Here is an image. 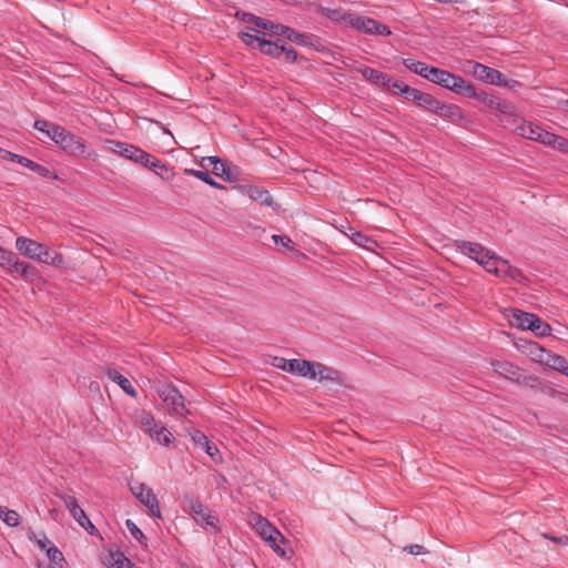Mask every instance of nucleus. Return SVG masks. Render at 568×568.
I'll return each mask as SVG.
<instances>
[{
  "label": "nucleus",
  "instance_id": "1",
  "mask_svg": "<svg viewBox=\"0 0 568 568\" xmlns=\"http://www.w3.org/2000/svg\"><path fill=\"white\" fill-rule=\"evenodd\" d=\"M404 65L409 71L420 75L422 78L455 93L464 95L475 94V87L471 83H468L462 77L456 75L447 70L430 67L422 61L414 59H405Z\"/></svg>",
  "mask_w": 568,
  "mask_h": 568
},
{
  "label": "nucleus",
  "instance_id": "2",
  "mask_svg": "<svg viewBox=\"0 0 568 568\" xmlns=\"http://www.w3.org/2000/svg\"><path fill=\"white\" fill-rule=\"evenodd\" d=\"M16 247L24 256L45 264L62 266L64 263L62 255L43 244L24 236H19L16 240Z\"/></svg>",
  "mask_w": 568,
  "mask_h": 568
},
{
  "label": "nucleus",
  "instance_id": "3",
  "mask_svg": "<svg viewBox=\"0 0 568 568\" xmlns=\"http://www.w3.org/2000/svg\"><path fill=\"white\" fill-rule=\"evenodd\" d=\"M480 265L487 272L499 277H509L513 281H519L523 277L521 272L518 268L513 267L508 261L501 258L495 252H491L490 256H488Z\"/></svg>",
  "mask_w": 568,
  "mask_h": 568
},
{
  "label": "nucleus",
  "instance_id": "4",
  "mask_svg": "<svg viewBox=\"0 0 568 568\" xmlns=\"http://www.w3.org/2000/svg\"><path fill=\"white\" fill-rule=\"evenodd\" d=\"M306 378L324 385H341L343 383L342 374L338 371L320 362H310Z\"/></svg>",
  "mask_w": 568,
  "mask_h": 568
},
{
  "label": "nucleus",
  "instance_id": "5",
  "mask_svg": "<svg viewBox=\"0 0 568 568\" xmlns=\"http://www.w3.org/2000/svg\"><path fill=\"white\" fill-rule=\"evenodd\" d=\"M130 490L149 509L151 516H161L158 498L149 486L140 481H133L130 484Z\"/></svg>",
  "mask_w": 568,
  "mask_h": 568
},
{
  "label": "nucleus",
  "instance_id": "6",
  "mask_svg": "<svg viewBox=\"0 0 568 568\" xmlns=\"http://www.w3.org/2000/svg\"><path fill=\"white\" fill-rule=\"evenodd\" d=\"M160 398L166 407L176 415H183L185 412L184 400L181 393L171 384L162 385L158 389Z\"/></svg>",
  "mask_w": 568,
  "mask_h": 568
},
{
  "label": "nucleus",
  "instance_id": "7",
  "mask_svg": "<svg viewBox=\"0 0 568 568\" xmlns=\"http://www.w3.org/2000/svg\"><path fill=\"white\" fill-rule=\"evenodd\" d=\"M471 74L479 81L495 84V85H509V81L507 78L499 72L498 70H495L493 68L486 67L480 63H473L471 64Z\"/></svg>",
  "mask_w": 568,
  "mask_h": 568
},
{
  "label": "nucleus",
  "instance_id": "8",
  "mask_svg": "<svg viewBox=\"0 0 568 568\" xmlns=\"http://www.w3.org/2000/svg\"><path fill=\"white\" fill-rule=\"evenodd\" d=\"M348 26L369 34L389 36L392 33L387 26L374 19L354 14L348 18Z\"/></svg>",
  "mask_w": 568,
  "mask_h": 568
},
{
  "label": "nucleus",
  "instance_id": "9",
  "mask_svg": "<svg viewBox=\"0 0 568 568\" xmlns=\"http://www.w3.org/2000/svg\"><path fill=\"white\" fill-rule=\"evenodd\" d=\"M121 156L124 159H128L130 161H133L135 163L142 164L144 166L164 168V164L161 163V161L152 158L149 153L144 152L143 150H141L134 145L126 144V143L124 145L123 153L121 154Z\"/></svg>",
  "mask_w": 568,
  "mask_h": 568
},
{
  "label": "nucleus",
  "instance_id": "10",
  "mask_svg": "<svg viewBox=\"0 0 568 568\" xmlns=\"http://www.w3.org/2000/svg\"><path fill=\"white\" fill-rule=\"evenodd\" d=\"M456 247L460 253H463L464 255H467L471 260L476 261L479 265L488 256H490V253L493 252L479 243H473V242H468V241H457Z\"/></svg>",
  "mask_w": 568,
  "mask_h": 568
},
{
  "label": "nucleus",
  "instance_id": "11",
  "mask_svg": "<svg viewBox=\"0 0 568 568\" xmlns=\"http://www.w3.org/2000/svg\"><path fill=\"white\" fill-rule=\"evenodd\" d=\"M432 112L454 123H459L466 120V115L460 106L440 102L439 100L436 101Z\"/></svg>",
  "mask_w": 568,
  "mask_h": 568
},
{
  "label": "nucleus",
  "instance_id": "12",
  "mask_svg": "<svg viewBox=\"0 0 568 568\" xmlns=\"http://www.w3.org/2000/svg\"><path fill=\"white\" fill-rule=\"evenodd\" d=\"M55 143L72 155H84L85 153L84 142L69 131L63 130Z\"/></svg>",
  "mask_w": 568,
  "mask_h": 568
},
{
  "label": "nucleus",
  "instance_id": "13",
  "mask_svg": "<svg viewBox=\"0 0 568 568\" xmlns=\"http://www.w3.org/2000/svg\"><path fill=\"white\" fill-rule=\"evenodd\" d=\"M239 190L242 194L248 196L251 200L272 209H276V203L268 193V191L254 185H241Z\"/></svg>",
  "mask_w": 568,
  "mask_h": 568
},
{
  "label": "nucleus",
  "instance_id": "14",
  "mask_svg": "<svg viewBox=\"0 0 568 568\" xmlns=\"http://www.w3.org/2000/svg\"><path fill=\"white\" fill-rule=\"evenodd\" d=\"M490 365L496 374L509 381L519 382L523 377L521 368L510 362L493 361Z\"/></svg>",
  "mask_w": 568,
  "mask_h": 568
},
{
  "label": "nucleus",
  "instance_id": "15",
  "mask_svg": "<svg viewBox=\"0 0 568 568\" xmlns=\"http://www.w3.org/2000/svg\"><path fill=\"white\" fill-rule=\"evenodd\" d=\"M516 132L518 135L524 136L526 139L537 141L546 145L547 139L544 135H550V132L545 131L539 125H536L531 122H525L521 125L516 128Z\"/></svg>",
  "mask_w": 568,
  "mask_h": 568
},
{
  "label": "nucleus",
  "instance_id": "16",
  "mask_svg": "<svg viewBox=\"0 0 568 568\" xmlns=\"http://www.w3.org/2000/svg\"><path fill=\"white\" fill-rule=\"evenodd\" d=\"M534 315L521 310L510 308L507 311L506 317L511 326L521 331H528Z\"/></svg>",
  "mask_w": 568,
  "mask_h": 568
},
{
  "label": "nucleus",
  "instance_id": "17",
  "mask_svg": "<svg viewBox=\"0 0 568 568\" xmlns=\"http://www.w3.org/2000/svg\"><path fill=\"white\" fill-rule=\"evenodd\" d=\"M250 524L256 530V532L263 538H272V534L276 535V528L273 527L267 519L258 514H253L250 517Z\"/></svg>",
  "mask_w": 568,
  "mask_h": 568
},
{
  "label": "nucleus",
  "instance_id": "18",
  "mask_svg": "<svg viewBox=\"0 0 568 568\" xmlns=\"http://www.w3.org/2000/svg\"><path fill=\"white\" fill-rule=\"evenodd\" d=\"M407 100L414 101L419 106L426 108L432 112L437 99H435L432 94L422 92L415 88H410L406 95Z\"/></svg>",
  "mask_w": 568,
  "mask_h": 568
},
{
  "label": "nucleus",
  "instance_id": "19",
  "mask_svg": "<svg viewBox=\"0 0 568 568\" xmlns=\"http://www.w3.org/2000/svg\"><path fill=\"white\" fill-rule=\"evenodd\" d=\"M201 165L206 168L207 165L212 166V173L219 178H222L225 181H231V175L229 170L225 168V164L216 156H205L201 161Z\"/></svg>",
  "mask_w": 568,
  "mask_h": 568
},
{
  "label": "nucleus",
  "instance_id": "20",
  "mask_svg": "<svg viewBox=\"0 0 568 568\" xmlns=\"http://www.w3.org/2000/svg\"><path fill=\"white\" fill-rule=\"evenodd\" d=\"M108 377L111 381L115 382L125 394L130 395L133 398L138 396V393L135 388L132 386L131 382L126 377L121 375L118 371L109 369Z\"/></svg>",
  "mask_w": 568,
  "mask_h": 568
},
{
  "label": "nucleus",
  "instance_id": "21",
  "mask_svg": "<svg viewBox=\"0 0 568 568\" xmlns=\"http://www.w3.org/2000/svg\"><path fill=\"white\" fill-rule=\"evenodd\" d=\"M310 362L311 361L302 358L288 359L287 368L285 372L306 378L308 374Z\"/></svg>",
  "mask_w": 568,
  "mask_h": 568
},
{
  "label": "nucleus",
  "instance_id": "22",
  "mask_svg": "<svg viewBox=\"0 0 568 568\" xmlns=\"http://www.w3.org/2000/svg\"><path fill=\"white\" fill-rule=\"evenodd\" d=\"M136 418L140 427L148 435H153V430L160 424L159 422L155 420L152 414L143 409L138 413Z\"/></svg>",
  "mask_w": 568,
  "mask_h": 568
},
{
  "label": "nucleus",
  "instance_id": "23",
  "mask_svg": "<svg viewBox=\"0 0 568 568\" xmlns=\"http://www.w3.org/2000/svg\"><path fill=\"white\" fill-rule=\"evenodd\" d=\"M260 51L275 59H281L283 54V44L280 42H272L267 39H261Z\"/></svg>",
  "mask_w": 568,
  "mask_h": 568
},
{
  "label": "nucleus",
  "instance_id": "24",
  "mask_svg": "<svg viewBox=\"0 0 568 568\" xmlns=\"http://www.w3.org/2000/svg\"><path fill=\"white\" fill-rule=\"evenodd\" d=\"M194 520L209 532L216 534L219 531V519L207 510L202 516L195 517Z\"/></svg>",
  "mask_w": 568,
  "mask_h": 568
},
{
  "label": "nucleus",
  "instance_id": "25",
  "mask_svg": "<svg viewBox=\"0 0 568 568\" xmlns=\"http://www.w3.org/2000/svg\"><path fill=\"white\" fill-rule=\"evenodd\" d=\"M108 568H130V560L120 551H111L104 559Z\"/></svg>",
  "mask_w": 568,
  "mask_h": 568
},
{
  "label": "nucleus",
  "instance_id": "26",
  "mask_svg": "<svg viewBox=\"0 0 568 568\" xmlns=\"http://www.w3.org/2000/svg\"><path fill=\"white\" fill-rule=\"evenodd\" d=\"M527 351L530 356V358L540 364H546V361L549 357L550 351L545 349L544 347L539 346L537 343L530 342L527 344Z\"/></svg>",
  "mask_w": 568,
  "mask_h": 568
},
{
  "label": "nucleus",
  "instance_id": "27",
  "mask_svg": "<svg viewBox=\"0 0 568 568\" xmlns=\"http://www.w3.org/2000/svg\"><path fill=\"white\" fill-rule=\"evenodd\" d=\"M528 331H531L537 337H546L551 334L550 325L541 321L537 315H534L530 321V327Z\"/></svg>",
  "mask_w": 568,
  "mask_h": 568
},
{
  "label": "nucleus",
  "instance_id": "28",
  "mask_svg": "<svg viewBox=\"0 0 568 568\" xmlns=\"http://www.w3.org/2000/svg\"><path fill=\"white\" fill-rule=\"evenodd\" d=\"M359 71H361L362 75L364 77V79H366L367 81H369L378 87L383 88V82L387 81V74H385L378 70L365 67V68L361 69Z\"/></svg>",
  "mask_w": 568,
  "mask_h": 568
},
{
  "label": "nucleus",
  "instance_id": "29",
  "mask_svg": "<svg viewBox=\"0 0 568 568\" xmlns=\"http://www.w3.org/2000/svg\"><path fill=\"white\" fill-rule=\"evenodd\" d=\"M545 365L568 376V361L558 354L550 352Z\"/></svg>",
  "mask_w": 568,
  "mask_h": 568
},
{
  "label": "nucleus",
  "instance_id": "30",
  "mask_svg": "<svg viewBox=\"0 0 568 568\" xmlns=\"http://www.w3.org/2000/svg\"><path fill=\"white\" fill-rule=\"evenodd\" d=\"M149 436L156 443L164 445V446H169L173 439L172 433L166 427H164L161 423L153 430V435H149Z\"/></svg>",
  "mask_w": 568,
  "mask_h": 568
},
{
  "label": "nucleus",
  "instance_id": "31",
  "mask_svg": "<svg viewBox=\"0 0 568 568\" xmlns=\"http://www.w3.org/2000/svg\"><path fill=\"white\" fill-rule=\"evenodd\" d=\"M383 89H386L393 93H400L406 98L410 87L387 75V81L383 82Z\"/></svg>",
  "mask_w": 568,
  "mask_h": 568
},
{
  "label": "nucleus",
  "instance_id": "32",
  "mask_svg": "<svg viewBox=\"0 0 568 568\" xmlns=\"http://www.w3.org/2000/svg\"><path fill=\"white\" fill-rule=\"evenodd\" d=\"M0 519L9 527H17L21 521V517L16 510L3 506H0Z\"/></svg>",
  "mask_w": 568,
  "mask_h": 568
},
{
  "label": "nucleus",
  "instance_id": "33",
  "mask_svg": "<svg viewBox=\"0 0 568 568\" xmlns=\"http://www.w3.org/2000/svg\"><path fill=\"white\" fill-rule=\"evenodd\" d=\"M281 31H282V36L286 37L288 40L293 41V42H296L298 44H302V45H307L310 44V41H308V36L304 34V33H301L290 27H284V28H281Z\"/></svg>",
  "mask_w": 568,
  "mask_h": 568
},
{
  "label": "nucleus",
  "instance_id": "34",
  "mask_svg": "<svg viewBox=\"0 0 568 568\" xmlns=\"http://www.w3.org/2000/svg\"><path fill=\"white\" fill-rule=\"evenodd\" d=\"M544 138L547 139L546 145L551 146L562 153L568 154V140L556 135L554 133H550V135H544Z\"/></svg>",
  "mask_w": 568,
  "mask_h": 568
},
{
  "label": "nucleus",
  "instance_id": "35",
  "mask_svg": "<svg viewBox=\"0 0 568 568\" xmlns=\"http://www.w3.org/2000/svg\"><path fill=\"white\" fill-rule=\"evenodd\" d=\"M47 556L50 560L48 568H64L65 559L62 552L57 547H50L47 550Z\"/></svg>",
  "mask_w": 568,
  "mask_h": 568
},
{
  "label": "nucleus",
  "instance_id": "36",
  "mask_svg": "<svg viewBox=\"0 0 568 568\" xmlns=\"http://www.w3.org/2000/svg\"><path fill=\"white\" fill-rule=\"evenodd\" d=\"M0 153H2V158H8L12 161H17L19 164L30 169V170H40V165L34 163L33 161L24 158V156H21V155H18V154H14V153H11L9 151H4L2 149H0Z\"/></svg>",
  "mask_w": 568,
  "mask_h": 568
},
{
  "label": "nucleus",
  "instance_id": "37",
  "mask_svg": "<svg viewBox=\"0 0 568 568\" xmlns=\"http://www.w3.org/2000/svg\"><path fill=\"white\" fill-rule=\"evenodd\" d=\"M239 38L250 47H253L255 43L257 48L260 47L261 39H264L260 36V31L256 29H247V31H242L239 33Z\"/></svg>",
  "mask_w": 568,
  "mask_h": 568
},
{
  "label": "nucleus",
  "instance_id": "38",
  "mask_svg": "<svg viewBox=\"0 0 568 568\" xmlns=\"http://www.w3.org/2000/svg\"><path fill=\"white\" fill-rule=\"evenodd\" d=\"M185 173L189 175H192L204 183L209 184L210 186L216 187V189H224V186L216 181H214L207 172L193 170V169H186Z\"/></svg>",
  "mask_w": 568,
  "mask_h": 568
},
{
  "label": "nucleus",
  "instance_id": "39",
  "mask_svg": "<svg viewBox=\"0 0 568 568\" xmlns=\"http://www.w3.org/2000/svg\"><path fill=\"white\" fill-rule=\"evenodd\" d=\"M264 540L268 542V545L278 556L283 558L287 557L286 551L280 546L281 542L285 541V538L278 530H276V536L275 534H272V538H265Z\"/></svg>",
  "mask_w": 568,
  "mask_h": 568
},
{
  "label": "nucleus",
  "instance_id": "40",
  "mask_svg": "<svg viewBox=\"0 0 568 568\" xmlns=\"http://www.w3.org/2000/svg\"><path fill=\"white\" fill-rule=\"evenodd\" d=\"M351 240L358 246L373 250V247L376 245V242L365 234L361 232H353L351 235Z\"/></svg>",
  "mask_w": 568,
  "mask_h": 568
},
{
  "label": "nucleus",
  "instance_id": "41",
  "mask_svg": "<svg viewBox=\"0 0 568 568\" xmlns=\"http://www.w3.org/2000/svg\"><path fill=\"white\" fill-rule=\"evenodd\" d=\"M58 497L63 501L71 515H73L79 508L78 499L72 494H58Z\"/></svg>",
  "mask_w": 568,
  "mask_h": 568
},
{
  "label": "nucleus",
  "instance_id": "42",
  "mask_svg": "<svg viewBox=\"0 0 568 568\" xmlns=\"http://www.w3.org/2000/svg\"><path fill=\"white\" fill-rule=\"evenodd\" d=\"M323 13L334 21H343L348 24V18L352 13H346L341 9H323Z\"/></svg>",
  "mask_w": 568,
  "mask_h": 568
},
{
  "label": "nucleus",
  "instance_id": "43",
  "mask_svg": "<svg viewBox=\"0 0 568 568\" xmlns=\"http://www.w3.org/2000/svg\"><path fill=\"white\" fill-rule=\"evenodd\" d=\"M467 97L468 98H476L477 100H479L481 103H484L485 105H487L491 110L495 109L496 103L498 101L497 97L488 94L486 92H477L476 90H475V94L474 95H467Z\"/></svg>",
  "mask_w": 568,
  "mask_h": 568
},
{
  "label": "nucleus",
  "instance_id": "44",
  "mask_svg": "<svg viewBox=\"0 0 568 568\" xmlns=\"http://www.w3.org/2000/svg\"><path fill=\"white\" fill-rule=\"evenodd\" d=\"M124 145L125 143L120 141L105 140L103 142V150L105 152H111L121 156V154L123 153Z\"/></svg>",
  "mask_w": 568,
  "mask_h": 568
},
{
  "label": "nucleus",
  "instance_id": "45",
  "mask_svg": "<svg viewBox=\"0 0 568 568\" xmlns=\"http://www.w3.org/2000/svg\"><path fill=\"white\" fill-rule=\"evenodd\" d=\"M74 520L84 529H93L94 526L92 525V523L90 521L89 517L87 516V514L84 513V510L80 507L73 515H71Z\"/></svg>",
  "mask_w": 568,
  "mask_h": 568
},
{
  "label": "nucleus",
  "instance_id": "46",
  "mask_svg": "<svg viewBox=\"0 0 568 568\" xmlns=\"http://www.w3.org/2000/svg\"><path fill=\"white\" fill-rule=\"evenodd\" d=\"M14 258V253L7 251L0 246V266L9 268L11 264H13Z\"/></svg>",
  "mask_w": 568,
  "mask_h": 568
},
{
  "label": "nucleus",
  "instance_id": "47",
  "mask_svg": "<svg viewBox=\"0 0 568 568\" xmlns=\"http://www.w3.org/2000/svg\"><path fill=\"white\" fill-rule=\"evenodd\" d=\"M494 110L508 115H513L515 113L514 105L510 102L501 100L499 98Z\"/></svg>",
  "mask_w": 568,
  "mask_h": 568
},
{
  "label": "nucleus",
  "instance_id": "48",
  "mask_svg": "<svg viewBox=\"0 0 568 568\" xmlns=\"http://www.w3.org/2000/svg\"><path fill=\"white\" fill-rule=\"evenodd\" d=\"M9 270L11 272H16V273L20 274L21 276L27 277L29 275L30 266H29V264H27L24 262H19L16 257L13 264H11Z\"/></svg>",
  "mask_w": 568,
  "mask_h": 568
},
{
  "label": "nucleus",
  "instance_id": "49",
  "mask_svg": "<svg viewBox=\"0 0 568 568\" xmlns=\"http://www.w3.org/2000/svg\"><path fill=\"white\" fill-rule=\"evenodd\" d=\"M296 59H297V52L294 49L287 48L286 45L283 44V54L280 60H283L284 62H287V63H293L296 61Z\"/></svg>",
  "mask_w": 568,
  "mask_h": 568
},
{
  "label": "nucleus",
  "instance_id": "50",
  "mask_svg": "<svg viewBox=\"0 0 568 568\" xmlns=\"http://www.w3.org/2000/svg\"><path fill=\"white\" fill-rule=\"evenodd\" d=\"M272 239L275 242V244H280L284 250L293 248V242L286 235H273Z\"/></svg>",
  "mask_w": 568,
  "mask_h": 568
},
{
  "label": "nucleus",
  "instance_id": "51",
  "mask_svg": "<svg viewBox=\"0 0 568 568\" xmlns=\"http://www.w3.org/2000/svg\"><path fill=\"white\" fill-rule=\"evenodd\" d=\"M64 129L52 123L50 125V128L47 130L45 134L48 138H50L52 141L57 142V140L60 138V135L62 134V131Z\"/></svg>",
  "mask_w": 568,
  "mask_h": 568
},
{
  "label": "nucleus",
  "instance_id": "52",
  "mask_svg": "<svg viewBox=\"0 0 568 568\" xmlns=\"http://www.w3.org/2000/svg\"><path fill=\"white\" fill-rule=\"evenodd\" d=\"M126 527L129 531L132 534V536L138 539L142 540L144 538V534L139 529V527L130 519L126 520Z\"/></svg>",
  "mask_w": 568,
  "mask_h": 568
},
{
  "label": "nucleus",
  "instance_id": "53",
  "mask_svg": "<svg viewBox=\"0 0 568 568\" xmlns=\"http://www.w3.org/2000/svg\"><path fill=\"white\" fill-rule=\"evenodd\" d=\"M283 24H275L272 21L267 20L265 27H263V30H266L270 32L271 36H282L281 28H284Z\"/></svg>",
  "mask_w": 568,
  "mask_h": 568
},
{
  "label": "nucleus",
  "instance_id": "54",
  "mask_svg": "<svg viewBox=\"0 0 568 568\" xmlns=\"http://www.w3.org/2000/svg\"><path fill=\"white\" fill-rule=\"evenodd\" d=\"M190 509L194 519L195 517L202 516L203 513L206 510L205 507L200 501L196 500H192L190 503Z\"/></svg>",
  "mask_w": 568,
  "mask_h": 568
},
{
  "label": "nucleus",
  "instance_id": "55",
  "mask_svg": "<svg viewBox=\"0 0 568 568\" xmlns=\"http://www.w3.org/2000/svg\"><path fill=\"white\" fill-rule=\"evenodd\" d=\"M202 448L205 450V453L209 456H211V458L213 460H215V462L217 460V456H220V453H219L217 447L214 444H212L210 440H207V444H204Z\"/></svg>",
  "mask_w": 568,
  "mask_h": 568
},
{
  "label": "nucleus",
  "instance_id": "56",
  "mask_svg": "<svg viewBox=\"0 0 568 568\" xmlns=\"http://www.w3.org/2000/svg\"><path fill=\"white\" fill-rule=\"evenodd\" d=\"M287 362H288V359H286L284 357L275 356L272 358L271 365L275 368H278V369H282L285 372L287 368Z\"/></svg>",
  "mask_w": 568,
  "mask_h": 568
},
{
  "label": "nucleus",
  "instance_id": "57",
  "mask_svg": "<svg viewBox=\"0 0 568 568\" xmlns=\"http://www.w3.org/2000/svg\"><path fill=\"white\" fill-rule=\"evenodd\" d=\"M404 550H406L407 552L412 554V555H423V554H428V550L425 549L424 546L422 545H409V546H406L404 548Z\"/></svg>",
  "mask_w": 568,
  "mask_h": 568
},
{
  "label": "nucleus",
  "instance_id": "58",
  "mask_svg": "<svg viewBox=\"0 0 568 568\" xmlns=\"http://www.w3.org/2000/svg\"><path fill=\"white\" fill-rule=\"evenodd\" d=\"M192 439L200 447H203V445L207 444V440H209L207 437L203 433H201V432H195L192 435Z\"/></svg>",
  "mask_w": 568,
  "mask_h": 568
},
{
  "label": "nucleus",
  "instance_id": "59",
  "mask_svg": "<svg viewBox=\"0 0 568 568\" xmlns=\"http://www.w3.org/2000/svg\"><path fill=\"white\" fill-rule=\"evenodd\" d=\"M541 536L546 539H549L556 544H559V545H567L568 544V536H562V537H554V536H550L549 534H541Z\"/></svg>",
  "mask_w": 568,
  "mask_h": 568
},
{
  "label": "nucleus",
  "instance_id": "60",
  "mask_svg": "<svg viewBox=\"0 0 568 568\" xmlns=\"http://www.w3.org/2000/svg\"><path fill=\"white\" fill-rule=\"evenodd\" d=\"M52 123L51 122H48L45 120H37L34 122V129H37L38 131H41L43 133L47 132V130L50 128Z\"/></svg>",
  "mask_w": 568,
  "mask_h": 568
},
{
  "label": "nucleus",
  "instance_id": "61",
  "mask_svg": "<svg viewBox=\"0 0 568 568\" xmlns=\"http://www.w3.org/2000/svg\"><path fill=\"white\" fill-rule=\"evenodd\" d=\"M236 17L245 22H252V23L254 22V20L256 18V16H254L252 13H247V12H237Z\"/></svg>",
  "mask_w": 568,
  "mask_h": 568
},
{
  "label": "nucleus",
  "instance_id": "62",
  "mask_svg": "<svg viewBox=\"0 0 568 568\" xmlns=\"http://www.w3.org/2000/svg\"><path fill=\"white\" fill-rule=\"evenodd\" d=\"M266 19H263V18H260V17H256L255 20H254V24L261 29H263V27H265L266 24Z\"/></svg>",
  "mask_w": 568,
  "mask_h": 568
},
{
  "label": "nucleus",
  "instance_id": "63",
  "mask_svg": "<svg viewBox=\"0 0 568 568\" xmlns=\"http://www.w3.org/2000/svg\"><path fill=\"white\" fill-rule=\"evenodd\" d=\"M34 171L41 175H47V173H48V170L41 165H40V170H34Z\"/></svg>",
  "mask_w": 568,
  "mask_h": 568
},
{
  "label": "nucleus",
  "instance_id": "64",
  "mask_svg": "<svg viewBox=\"0 0 568 568\" xmlns=\"http://www.w3.org/2000/svg\"><path fill=\"white\" fill-rule=\"evenodd\" d=\"M566 111L568 112V101H566Z\"/></svg>",
  "mask_w": 568,
  "mask_h": 568
}]
</instances>
